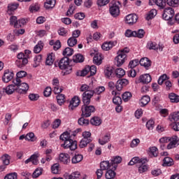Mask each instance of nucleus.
<instances>
[{
    "mask_svg": "<svg viewBox=\"0 0 179 179\" xmlns=\"http://www.w3.org/2000/svg\"><path fill=\"white\" fill-rule=\"evenodd\" d=\"M155 4L159 6L160 9H164L166 6V0H156Z\"/></svg>",
    "mask_w": 179,
    "mask_h": 179,
    "instance_id": "nucleus-52",
    "label": "nucleus"
},
{
    "mask_svg": "<svg viewBox=\"0 0 179 179\" xmlns=\"http://www.w3.org/2000/svg\"><path fill=\"white\" fill-rule=\"evenodd\" d=\"M43 174V168H37L33 173V178H38Z\"/></svg>",
    "mask_w": 179,
    "mask_h": 179,
    "instance_id": "nucleus-43",
    "label": "nucleus"
},
{
    "mask_svg": "<svg viewBox=\"0 0 179 179\" xmlns=\"http://www.w3.org/2000/svg\"><path fill=\"white\" fill-rule=\"evenodd\" d=\"M148 162V159L146 158H139V157H134L128 163L129 166H134V164H145Z\"/></svg>",
    "mask_w": 179,
    "mask_h": 179,
    "instance_id": "nucleus-9",
    "label": "nucleus"
},
{
    "mask_svg": "<svg viewBox=\"0 0 179 179\" xmlns=\"http://www.w3.org/2000/svg\"><path fill=\"white\" fill-rule=\"evenodd\" d=\"M178 137L177 136H173L172 137V141L167 145V149H173L178 145Z\"/></svg>",
    "mask_w": 179,
    "mask_h": 179,
    "instance_id": "nucleus-21",
    "label": "nucleus"
},
{
    "mask_svg": "<svg viewBox=\"0 0 179 179\" xmlns=\"http://www.w3.org/2000/svg\"><path fill=\"white\" fill-rule=\"evenodd\" d=\"M60 141H64L63 144H61L62 148L64 149H70V150H75L78 148V143L76 141H73L71 138V133L64 131L59 137Z\"/></svg>",
    "mask_w": 179,
    "mask_h": 179,
    "instance_id": "nucleus-1",
    "label": "nucleus"
},
{
    "mask_svg": "<svg viewBox=\"0 0 179 179\" xmlns=\"http://www.w3.org/2000/svg\"><path fill=\"white\" fill-rule=\"evenodd\" d=\"M157 15V10L156 9H152L145 17L146 20H150V19H153L155 16Z\"/></svg>",
    "mask_w": 179,
    "mask_h": 179,
    "instance_id": "nucleus-39",
    "label": "nucleus"
},
{
    "mask_svg": "<svg viewBox=\"0 0 179 179\" xmlns=\"http://www.w3.org/2000/svg\"><path fill=\"white\" fill-rule=\"evenodd\" d=\"M140 101H141V106L145 107V106H147V104L149 103V101H150V97L148 95H145L141 98Z\"/></svg>",
    "mask_w": 179,
    "mask_h": 179,
    "instance_id": "nucleus-33",
    "label": "nucleus"
},
{
    "mask_svg": "<svg viewBox=\"0 0 179 179\" xmlns=\"http://www.w3.org/2000/svg\"><path fill=\"white\" fill-rule=\"evenodd\" d=\"M122 162V157L120 156L113 157L110 160V164L113 167V170H117V167H118V164Z\"/></svg>",
    "mask_w": 179,
    "mask_h": 179,
    "instance_id": "nucleus-12",
    "label": "nucleus"
},
{
    "mask_svg": "<svg viewBox=\"0 0 179 179\" xmlns=\"http://www.w3.org/2000/svg\"><path fill=\"white\" fill-rule=\"evenodd\" d=\"M13 72L9 71V70H6L2 78L3 82H4V83L10 82V80L13 79Z\"/></svg>",
    "mask_w": 179,
    "mask_h": 179,
    "instance_id": "nucleus-14",
    "label": "nucleus"
},
{
    "mask_svg": "<svg viewBox=\"0 0 179 179\" xmlns=\"http://www.w3.org/2000/svg\"><path fill=\"white\" fill-rule=\"evenodd\" d=\"M139 65V59H135L134 60L130 61L128 67L131 69H134V68H136V66H138Z\"/></svg>",
    "mask_w": 179,
    "mask_h": 179,
    "instance_id": "nucleus-48",
    "label": "nucleus"
},
{
    "mask_svg": "<svg viewBox=\"0 0 179 179\" xmlns=\"http://www.w3.org/2000/svg\"><path fill=\"white\" fill-rule=\"evenodd\" d=\"M129 81L125 78L118 80L116 83V89L118 92L122 90V88L129 85Z\"/></svg>",
    "mask_w": 179,
    "mask_h": 179,
    "instance_id": "nucleus-11",
    "label": "nucleus"
},
{
    "mask_svg": "<svg viewBox=\"0 0 179 179\" xmlns=\"http://www.w3.org/2000/svg\"><path fill=\"white\" fill-rule=\"evenodd\" d=\"M115 76L118 79H121V78L124 77L125 76V70L121 68H118L115 71Z\"/></svg>",
    "mask_w": 179,
    "mask_h": 179,
    "instance_id": "nucleus-32",
    "label": "nucleus"
},
{
    "mask_svg": "<svg viewBox=\"0 0 179 179\" xmlns=\"http://www.w3.org/2000/svg\"><path fill=\"white\" fill-rule=\"evenodd\" d=\"M126 37H135L136 36V31H132L131 29H127L125 31Z\"/></svg>",
    "mask_w": 179,
    "mask_h": 179,
    "instance_id": "nucleus-56",
    "label": "nucleus"
},
{
    "mask_svg": "<svg viewBox=\"0 0 179 179\" xmlns=\"http://www.w3.org/2000/svg\"><path fill=\"white\" fill-rule=\"evenodd\" d=\"M110 139H111V136L110 134H106L102 138L99 139V143L100 145H106V143H108Z\"/></svg>",
    "mask_w": 179,
    "mask_h": 179,
    "instance_id": "nucleus-28",
    "label": "nucleus"
},
{
    "mask_svg": "<svg viewBox=\"0 0 179 179\" xmlns=\"http://www.w3.org/2000/svg\"><path fill=\"white\" fill-rule=\"evenodd\" d=\"M58 66L60 69H64L65 75H69L72 72V66L69 65V58L67 57H63L58 63Z\"/></svg>",
    "mask_w": 179,
    "mask_h": 179,
    "instance_id": "nucleus-4",
    "label": "nucleus"
},
{
    "mask_svg": "<svg viewBox=\"0 0 179 179\" xmlns=\"http://www.w3.org/2000/svg\"><path fill=\"white\" fill-rule=\"evenodd\" d=\"M59 159L61 163L63 164H68V163H71V159L69 158V155L62 153L59 155Z\"/></svg>",
    "mask_w": 179,
    "mask_h": 179,
    "instance_id": "nucleus-18",
    "label": "nucleus"
},
{
    "mask_svg": "<svg viewBox=\"0 0 179 179\" xmlns=\"http://www.w3.org/2000/svg\"><path fill=\"white\" fill-rule=\"evenodd\" d=\"M89 89L90 87L86 84L83 85L80 88V92H84L83 94V102L84 104H90V99L94 94V91Z\"/></svg>",
    "mask_w": 179,
    "mask_h": 179,
    "instance_id": "nucleus-2",
    "label": "nucleus"
},
{
    "mask_svg": "<svg viewBox=\"0 0 179 179\" xmlns=\"http://www.w3.org/2000/svg\"><path fill=\"white\" fill-rule=\"evenodd\" d=\"M113 72L114 70L113 69V67H106L104 71L106 78L110 79V78H112L111 75H113Z\"/></svg>",
    "mask_w": 179,
    "mask_h": 179,
    "instance_id": "nucleus-38",
    "label": "nucleus"
},
{
    "mask_svg": "<svg viewBox=\"0 0 179 179\" xmlns=\"http://www.w3.org/2000/svg\"><path fill=\"white\" fill-rule=\"evenodd\" d=\"M139 81L141 83L148 84L152 82V76L149 74H143L139 77Z\"/></svg>",
    "mask_w": 179,
    "mask_h": 179,
    "instance_id": "nucleus-17",
    "label": "nucleus"
},
{
    "mask_svg": "<svg viewBox=\"0 0 179 179\" xmlns=\"http://www.w3.org/2000/svg\"><path fill=\"white\" fill-rule=\"evenodd\" d=\"M171 127L173 131H179V122H173L171 124Z\"/></svg>",
    "mask_w": 179,
    "mask_h": 179,
    "instance_id": "nucleus-64",
    "label": "nucleus"
},
{
    "mask_svg": "<svg viewBox=\"0 0 179 179\" xmlns=\"http://www.w3.org/2000/svg\"><path fill=\"white\" fill-rule=\"evenodd\" d=\"M132 97V94L129 92H126L122 94V99L124 101H129L131 100V98Z\"/></svg>",
    "mask_w": 179,
    "mask_h": 179,
    "instance_id": "nucleus-53",
    "label": "nucleus"
},
{
    "mask_svg": "<svg viewBox=\"0 0 179 179\" xmlns=\"http://www.w3.org/2000/svg\"><path fill=\"white\" fill-rule=\"evenodd\" d=\"M162 17L165 20H171L174 17V10L171 7L165 8Z\"/></svg>",
    "mask_w": 179,
    "mask_h": 179,
    "instance_id": "nucleus-7",
    "label": "nucleus"
},
{
    "mask_svg": "<svg viewBox=\"0 0 179 179\" xmlns=\"http://www.w3.org/2000/svg\"><path fill=\"white\" fill-rule=\"evenodd\" d=\"M67 44L69 47H73L78 44V39L71 37L67 40Z\"/></svg>",
    "mask_w": 179,
    "mask_h": 179,
    "instance_id": "nucleus-46",
    "label": "nucleus"
},
{
    "mask_svg": "<svg viewBox=\"0 0 179 179\" xmlns=\"http://www.w3.org/2000/svg\"><path fill=\"white\" fill-rule=\"evenodd\" d=\"M115 45V42L114 41H108L105 42L102 44L101 48L103 51H110L111 48H113Z\"/></svg>",
    "mask_w": 179,
    "mask_h": 179,
    "instance_id": "nucleus-19",
    "label": "nucleus"
},
{
    "mask_svg": "<svg viewBox=\"0 0 179 179\" xmlns=\"http://www.w3.org/2000/svg\"><path fill=\"white\" fill-rule=\"evenodd\" d=\"M139 64L141 66H144L145 69H149L152 66V62L148 57H143L140 59Z\"/></svg>",
    "mask_w": 179,
    "mask_h": 179,
    "instance_id": "nucleus-15",
    "label": "nucleus"
},
{
    "mask_svg": "<svg viewBox=\"0 0 179 179\" xmlns=\"http://www.w3.org/2000/svg\"><path fill=\"white\" fill-rule=\"evenodd\" d=\"M19 6L18 3H10L8 6V12H13L14 10H16Z\"/></svg>",
    "mask_w": 179,
    "mask_h": 179,
    "instance_id": "nucleus-47",
    "label": "nucleus"
},
{
    "mask_svg": "<svg viewBox=\"0 0 179 179\" xmlns=\"http://www.w3.org/2000/svg\"><path fill=\"white\" fill-rule=\"evenodd\" d=\"M138 22V15L136 14H130L126 16V23L130 26Z\"/></svg>",
    "mask_w": 179,
    "mask_h": 179,
    "instance_id": "nucleus-10",
    "label": "nucleus"
},
{
    "mask_svg": "<svg viewBox=\"0 0 179 179\" xmlns=\"http://www.w3.org/2000/svg\"><path fill=\"white\" fill-rule=\"evenodd\" d=\"M140 166L138 167V172L140 173H145V171H148V166L144 165L145 164H140Z\"/></svg>",
    "mask_w": 179,
    "mask_h": 179,
    "instance_id": "nucleus-62",
    "label": "nucleus"
},
{
    "mask_svg": "<svg viewBox=\"0 0 179 179\" xmlns=\"http://www.w3.org/2000/svg\"><path fill=\"white\" fill-rule=\"evenodd\" d=\"M57 2V0H46V2H45L44 7L45 9H52L54 6H55V3Z\"/></svg>",
    "mask_w": 179,
    "mask_h": 179,
    "instance_id": "nucleus-29",
    "label": "nucleus"
},
{
    "mask_svg": "<svg viewBox=\"0 0 179 179\" xmlns=\"http://www.w3.org/2000/svg\"><path fill=\"white\" fill-rule=\"evenodd\" d=\"M146 128L149 131H152L155 128V121L153 120H150L146 123Z\"/></svg>",
    "mask_w": 179,
    "mask_h": 179,
    "instance_id": "nucleus-55",
    "label": "nucleus"
},
{
    "mask_svg": "<svg viewBox=\"0 0 179 179\" xmlns=\"http://www.w3.org/2000/svg\"><path fill=\"white\" fill-rule=\"evenodd\" d=\"M4 179H17V173H8L7 176L4 177Z\"/></svg>",
    "mask_w": 179,
    "mask_h": 179,
    "instance_id": "nucleus-63",
    "label": "nucleus"
},
{
    "mask_svg": "<svg viewBox=\"0 0 179 179\" xmlns=\"http://www.w3.org/2000/svg\"><path fill=\"white\" fill-rule=\"evenodd\" d=\"M171 121H179V112H174L171 115Z\"/></svg>",
    "mask_w": 179,
    "mask_h": 179,
    "instance_id": "nucleus-61",
    "label": "nucleus"
},
{
    "mask_svg": "<svg viewBox=\"0 0 179 179\" xmlns=\"http://www.w3.org/2000/svg\"><path fill=\"white\" fill-rule=\"evenodd\" d=\"M73 55V49L71 48H66L63 51V55L64 57H71V55Z\"/></svg>",
    "mask_w": 179,
    "mask_h": 179,
    "instance_id": "nucleus-50",
    "label": "nucleus"
},
{
    "mask_svg": "<svg viewBox=\"0 0 179 179\" xmlns=\"http://www.w3.org/2000/svg\"><path fill=\"white\" fill-rule=\"evenodd\" d=\"M78 123L79 124V125L86 127L89 125V120L85 119V117L83 116L82 117L78 119Z\"/></svg>",
    "mask_w": 179,
    "mask_h": 179,
    "instance_id": "nucleus-49",
    "label": "nucleus"
},
{
    "mask_svg": "<svg viewBox=\"0 0 179 179\" xmlns=\"http://www.w3.org/2000/svg\"><path fill=\"white\" fill-rule=\"evenodd\" d=\"M103 62V59H101V54L96 52L95 54L94 58H93V62L96 65H101V62Z\"/></svg>",
    "mask_w": 179,
    "mask_h": 179,
    "instance_id": "nucleus-26",
    "label": "nucleus"
},
{
    "mask_svg": "<svg viewBox=\"0 0 179 179\" xmlns=\"http://www.w3.org/2000/svg\"><path fill=\"white\" fill-rule=\"evenodd\" d=\"M80 173L78 171L72 173L71 175H68L66 178L69 179H80Z\"/></svg>",
    "mask_w": 179,
    "mask_h": 179,
    "instance_id": "nucleus-54",
    "label": "nucleus"
},
{
    "mask_svg": "<svg viewBox=\"0 0 179 179\" xmlns=\"http://www.w3.org/2000/svg\"><path fill=\"white\" fill-rule=\"evenodd\" d=\"M127 61V54H123L122 52H117V56L115 58V64L116 66H122Z\"/></svg>",
    "mask_w": 179,
    "mask_h": 179,
    "instance_id": "nucleus-6",
    "label": "nucleus"
},
{
    "mask_svg": "<svg viewBox=\"0 0 179 179\" xmlns=\"http://www.w3.org/2000/svg\"><path fill=\"white\" fill-rule=\"evenodd\" d=\"M37 138L34 136V133L29 132L26 135V141H29V142H34Z\"/></svg>",
    "mask_w": 179,
    "mask_h": 179,
    "instance_id": "nucleus-45",
    "label": "nucleus"
},
{
    "mask_svg": "<svg viewBox=\"0 0 179 179\" xmlns=\"http://www.w3.org/2000/svg\"><path fill=\"white\" fill-rule=\"evenodd\" d=\"M112 167L111 162L108 161H103L100 163V169L101 170H108V169H112Z\"/></svg>",
    "mask_w": 179,
    "mask_h": 179,
    "instance_id": "nucleus-25",
    "label": "nucleus"
},
{
    "mask_svg": "<svg viewBox=\"0 0 179 179\" xmlns=\"http://www.w3.org/2000/svg\"><path fill=\"white\" fill-rule=\"evenodd\" d=\"M90 142H92V138H83L80 141L79 147L81 148H86V146L90 143Z\"/></svg>",
    "mask_w": 179,
    "mask_h": 179,
    "instance_id": "nucleus-36",
    "label": "nucleus"
},
{
    "mask_svg": "<svg viewBox=\"0 0 179 179\" xmlns=\"http://www.w3.org/2000/svg\"><path fill=\"white\" fill-rule=\"evenodd\" d=\"M38 154H34L32 155L29 159H27L25 161V164H29V163H30V162H32V164H38Z\"/></svg>",
    "mask_w": 179,
    "mask_h": 179,
    "instance_id": "nucleus-20",
    "label": "nucleus"
},
{
    "mask_svg": "<svg viewBox=\"0 0 179 179\" xmlns=\"http://www.w3.org/2000/svg\"><path fill=\"white\" fill-rule=\"evenodd\" d=\"M57 100L59 106H62L65 103V95L62 94H58Z\"/></svg>",
    "mask_w": 179,
    "mask_h": 179,
    "instance_id": "nucleus-44",
    "label": "nucleus"
},
{
    "mask_svg": "<svg viewBox=\"0 0 179 179\" xmlns=\"http://www.w3.org/2000/svg\"><path fill=\"white\" fill-rule=\"evenodd\" d=\"M174 165V160L169 157H166L164 159V164L163 166H166L167 167H170Z\"/></svg>",
    "mask_w": 179,
    "mask_h": 179,
    "instance_id": "nucleus-34",
    "label": "nucleus"
},
{
    "mask_svg": "<svg viewBox=\"0 0 179 179\" xmlns=\"http://www.w3.org/2000/svg\"><path fill=\"white\" fill-rule=\"evenodd\" d=\"M138 38H143L145 37V31L143 29H138L137 31H136V36Z\"/></svg>",
    "mask_w": 179,
    "mask_h": 179,
    "instance_id": "nucleus-57",
    "label": "nucleus"
},
{
    "mask_svg": "<svg viewBox=\"0 0 179 179\" xmlns=\"http://www.w3.org/2000/svg\"><path fill=\"white\" fill-rule=\"evenodd\" d=\"M166 3L169 5V6L177 8L179 6V0H166Z\"/></svg>",
    "mask_w": 179,
    "mask_h": 179,
    "instance_id": "nucleus-41",
    "label": "nucleus"
},
{
    "mask_svg": "<svg viewBox=\"0 0 179 179\" xmlns=\"http://www.w3.org/2000/svg\"><path fill=\"white\" fill-rule=\"evenodd\" d=\"M73 61L76 64L83 62V61H85V57H83V55L78 54L73 57Z\"/></svg>",
    "mask_w": 179,
    "mask_h": 179,
    "instance_id": "nucleus-35",
    "label": "nucleus"
},
{
    "mask_svg": "<svg viewBox=\"0 0 179 179\" xmlns=\"http://www.w3.org/2000/svg\"><path fill=\"white\" fill-rule=\"evenodd\" d=\"M13 83L17 85V93L20 94H26L29 90V84L26 83H22V80L15 78L13 80Z\"/></svg>",
    "mask_w": 179,
    "mask_h": 179,
    "instance_id": "nucleus-3",
    "label": "nucleus"
},
{
    "mask_svg": "<svg viewBox=\"0 0 179 179\" xmlns=\"http://www.w3.org/2000/svg\"><path fill=\"white\" fill-rule=\"evenodd\" d=\"M90 123L92 125H95L96 127H98L101 124V119L97 117H92L90 120Z\"/></svg>",
    "mask_w": 179,
    "mask_h": 179,
    "instance_id": "nucleus-42",
    "label": "nucleus"
},
{
    "mask_svg": "<svg viewBox=\"0 0 179 179\" xmlns=\"http://www.w3.org/2000/svg\"><path fill=\"white\" fill-rule=\"evenodd\" d=\"M43 48H44V43L41 41H39L34 48V52L35 54H39V52H41V50Z\"/></svg>",
    "mask_w": 179,
    "mask_h": 179,
    "instance_id": "nucleus-23",
    "label": "nucleus"
},
{
    "mask_svg": "<svg viewBox=\"0 0 179 179\" xmlns=\"http://www.w3.org/2000/svg\"><path fill=\"white\" fill-rule=\"evenodd\" d=\"M26 23H27V20L24 18H22L21 20H17V22H16V23L15 24V27L16 28L22 27V26H24Z\"/></svg>",
    "mask_w": 179,
    "mask_h": 179,
    "instance_id": "nucleus-51",
    "label": "nucleus"
},
{
    "mask_svg": "<svg viewBox=\"0 0 179 179\" xmlns=\"http://www.w3.org/2000/svg\"><path fill=\"white\" fill-rule=\"evenodd\" d=\"M90 103H84L81 108L82 117L87 118L92 115V113H94L96 108L93 106H89Z\"/></svg>",
    "mask_w": 179,
    "mask_h": 179,
    "instance_id": "nucleus-5",
    "label": "nucleus"
},
{
    "mask_svg": "<svg viewBox=\"0 0 179 179\" xmlns=\"http://www.w3.org/2000/svg\"><path fill=\"white\" fill-rule=\"evenodd\" d=\"M113 102L114 104H116V106H120L121 103H122V99H121V97L115 96L113 99Z\"/></svg>",
    "mask_w": 179,
    "mask_h": 179,
    "instance_id": "nucleus-59",
    "label": "nucleus"
},
{
    "mask_svg": "<svg viewBox=\"0 0 179 179\" xmlns=\"http://www.w3.org/2000/svg\"><path fill=\"white\" fill-rule=\"evenodd\" d=\"M110 13L113 17H117L120 15V7L117 4H113L109 8Z\"/></svg>",
    "mask_w": 179,
    "mask_h": 179,
    "instance_id": "nucleus-13",
    "label": "nucleus"
},
{
    "mask_svg": "<svg viewBox=\"0 0 179 179\" xmlns=\"http://www.w3.org/2000/svg\"><path fill=\"white\" fill-rule=\"evenodd\" d=\"M147 48H148V50H154L155 51H157V50H159V46L156 42L150 41L147 44Z\"/></svg>",
    "mask_w": 179,
    "mask_h": 179,
    "instance_id": "nucleus-37",
    "label": "nucleus"
},
{
    "mask_svg": "<svg viewBox=\"0 0 179 179\" xmlns=\"http://www.w3.org/2000/svg\"><path fill=\"white\" fill-rule=\"evenodd\" d=\"M55 59V56H54L53 53H50V54L48 55V57H47L46 61H45L46 65L51 66V65H52V64H54Z\"/></svg>",
    "mask_w": 179,
    "mask_h": 179,
    "instance_id": "nucleus-31",
    "label": "nucleus"
},
{
    "mask_svg": "<svg viewBox=\"0 0 179 179\" xmlns=\"http://www.w3.org/2000/svg\"><path fill=\"white\" fill-rule=\"evenodd\" d=\"M29 63V60L27 59H17L15 61V65L18 68H23V66H25Z\"/></svg>",
    "mask_w": 179,
    "mask_h": 179,
    "instance_id": "nucleus-27",
    "label": "nucleus"
},
{
    "mask_svg": "<svg viewBox=\"0 0 179 179\" xmlns=\"http://www.w3.org/2000/svg\"><path fill=\"white\" fill-rule=\"evenodd\" d=\"M115 169H113V166L106 171L105 177L106 179H115V176L117 173L114 171Z\"/></svg>",
    "mask_w": 179,
    "mask_h": 179,
    "instance_id": "nucleus-22",
    "label": "nucleus"
},
{
    "mask_svg": "<svg viewBox=\"0 0 179 179\" xmlns=\"http://www.w3.org/2000/svg\"><path fill=\"white\" fill-rule=\"evenodd\" d=\"M3 92H5L6 94H13L14 92H17V85L15 84L10 85L3 88Z\"/></svg>",
    "mask_w": 179,
    "mask_h": 179,
    "instance_id": "nucleus-16",
    "label": "nucleus"
},
{
    "mask_svg": "<svg viewBox=\"0 0 179 179\" xmlns=\"http://www.w3.org/2000/svg\"><path fill=\"white\" fill-rule=\"evenodd\" d=\"M80 104V99L79 96H75L70 101V103L69 105V108L71 111H73L76 107H78Z\"/></svg>",
    "mask_w": 179,
    "mask_h": 179,
    "instance_id": "nucleus-8",
    "label": "nucleus"
},
{
    "mask_svg": "<svg viewBox=\"0 0 179 179\" xmlns=\"http://www.w3.org/2000/svg\"><path fill=\"white\" fill-rule=\"evenodd\" d=\"M1 160L6 166H8L10 163V156L8 154H5L1 157Z\"/></svg>",
    "mask_w": 179,
    "mask_h": 179,
    "instance_id": "nucleus-40",
    "label": "nucleus"
},
{
    "mask_svg": "<svg viewBox=\"0 0 179 179\" xmlns=\"http://www.w3.org/2000/svg\"><path fill=\"white\" fill-rule=\"evenodd\" d=\"M169 99L171 103H179V96L175 93H170L169 94Z\"/></svg>",
    "mask_w": 179,
    "mask_h": 179,
    "instance_id": "nucleus-30",
    "label": "nucleus"
},
{
    "mask_svg": "<svg viewBox=\"0 0 179 179\" xmlns=\"http://www.w3.org/2000/svg\"><path fill=\"white\" fill-rule=\"evenodd\" d=\"M27 76V73L24 71H21L17 73L16 79H22Z\"/></svg>",
    "mask_w": 179,
    "mask_h": 179,
    "instance_id": "nucleus-60",
    "label": "nucleus"
},
{
    "mask_svg": "<svg viewBox=\"0 0 179 179\" xmlns=\"http://www.w3.org/2000/svg\"><path fill=\"white\" fill-rule=\"evenodd\" d=\"M82 160H83V155L80 154H76L71 159V163L73 164H78V163H80Z\"/></svg>",
    "mask_w": 179,
    "mask_h": 179,
    "instance_id": "nucleus-24",
    "label": "nucleus"
},
{
    "mask_svg": "<svg viewBox=\"0 0 179 179\" xmlns=\"http://www.w3.org/2000/svg\"><path fill=\"white\" fill-rule=\"evenodd\" d=\"M106 91V87L104 86H100L96 87L94 90H93L94 94H100L101 93H103V92Z\"/></svg>",
    "mask_w": 179,
    "mask_h": 179,
    "instance_id": "nucleus-58",
    "label": "nucleus"
}]
</instances>
